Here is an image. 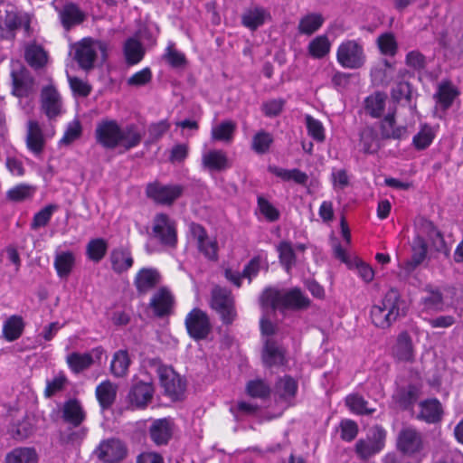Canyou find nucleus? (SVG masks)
Wrapping results in <instances>:
<instances>
[{"instance_id":"nucleus-1","label":"nucleus","mask_w":463,"mask_h":463,"mask_svg":"<svg viewBox=\"0 0 463 463\" xmlns=\"http://www.w3.org/2000/svg\"><path fill=\"white\" fill-rule=\"evenodd\" d=\"M406 302L395 288L389 289L370 310L372 323L382 329L389 328L399 317L406 316Z\"/></svg>"},{"instance_id":"nucleus-2","label":"nucleus","mask_w":463,"mask_h":463,"mask_svg":"<svg viewBox=\"0 0 463 463\" xmlns=\"http://www.w3.org/2000/svg\"><path fill=\"white\" fill-rule=\"evenodd\" d=\"M260 305L272 309L299 311L309 307L310 299L299 288L282 290L269 288L263 291Z\"/></svg>"},{"instance_id":"nucleus-3","label":"nucleus","mask_w":463,"mask_h":463,"mask_svg":"<svg viewBox=\"0 0 463 463\" xmlns=\"http://www.w3.org/2000/svg\"><path fill=\"white\" fill-rule=\"evenodd\" d=\"M74 59L80 68L89 71L95 66L99 52L102 60L107 58L108 44L102 41L84 38L73 45Z\"/></svg>"},{"instance_id":"nucleus-4","label":"nucleus","mask_w":463,"mask_h":463,"mask_svg":"<svg viewBox=\"0 0 463 463\" xmlns=\"http://www.w3.org/2000/svg\"><path fill=\"white\" fill-rule=\"evenodd\" d=\"M386 439L385 430L375 425L369 430L367 436L356 441L354 451L357 457L362 460H368L378 454L384 447Z\"/></svg>"},{"instance_id":"nucleus-5","label":"nucleus","mask_w":463,"mask_h":463,"mask_svg":"<svg viewBox=\"0 0 463 463\" xmlns=\"http://www.w3.org/2000/svg\"><path fill=\"white\" fill-rule=\"evenodd\" d=\"M157 374L165 395L172 401L181 400L186 388V383L171 366L159 364Z\"/></svg>"},{"instance_id":"nucleus-6","label":"nucleus","mask_w":463,"mask_h":463,"mask_svg":"<svg viewBox=\"0 0 463 463\" xmlns=\"http://www.w3.org/2000/svg\"><path fill=\"white\" fill-rule=\"evenodd\" d=\"M211 307L221 317L224 325H232L237 317L234 298L230 290L215 287L212 290Z\"/></svg>"},{"instance_id":"nucleus-7","label":"nucleus","mask_w":463,"mask_h":463,"mask_svg":"<svg viewBox=\"0 0 463 463\" xmlns=\"http://www.w3.org/2000/svg\"><path fill=\"white\" fill-rule=\"evenodd\" d=\"M336 60L342 67L355 70L364 66L366 56L362 44L354 40H347L338 46Z\"/></svg>"},{"instance_id":"nucleus-8","label":"nucleus","mask_w":463,"mask_h":463,"mask_svg":"<svg viewBox=\"0 0 463 463\" xmlns=\"http://www.w3.org/2000/svg\"><path fill=\"white\" fill-rule=\"evenodd\" d=\"M184 193L180 184H164L158 181L147 184L146 195L157 204L171 206Z\"/></svg>"},{"instance_id":"nucleus-9","label":"nucleus","mask_w":463,"mask_h":463,"mask_svg":"<svg viewBox=\"0 0 463 463\" xmlns=\"http://www.w3.org/2000/svg\"><path fill=\"white\" fill-rule=\"evenodd\" d=\"M185 328L191 338L204 340L212 332V324L208 315L200 308H193L184 320Z\"/></svg>"},{"instance_id":"nucleus-10","label":"nucleus","mask_w":463,"mask_h":463,"mask_svg":"<svg viewBox=\"0 0 463 463\" xmlns=\"http://www.w3.org/2000/svg\"><path fill=\"white\" fill-rule=\"evenodd\" d=\"M153 234L161 244L175 247L177 242L175 222L165 213H157L153 221Z\"/></svg>"},{"instance_id":"nucleus-11","label":"nucleus","mask_w":463,"mask_h":463,"mask_svg":"<svg viewBox=\"0 0 463 463\" xmlns=\"http://www.w3.org/2000/svg\"><path fill=\"white\" fill-rule=\"evenodd\" d=\"M120 125L115 119H102L95 128L96 142L106 149H115L118 146Z\"/></svg>"},{"instance_id":"nucleus-12","label":"nucleus","mask_w":463,"mask_h":463,"mask_svg":"<svg viewBox=\"0 0 463 463\" xmlns=\"http://www.w3.org/2000/svg\"><path fill=\"white\" fill-rule=\"evenodd\" d=\"M396 446L402 454L416 455L424 449L422 435L413 427H404L398 433Z\"/></svg>"},{"instance_id":"nucleus-13","label":"nucleus","mask_w":463,"mask_h":463,"mask_svg":"<svg viewBox=\"0 0 463 463\" xmlns=\"http://www.w3.org/2000/svg\"><path fill=\"white\" fill-rule=\"evenodd\" d=\"M95 453L105 463H118L126 458L128 449L121 440L109 439L102 441Z\"/></svg>"},{"instance_id":"nucleus-14","label":"nucleus","mask_w":463,"mask_h":463,"mask_svg":"<svg viewBox=\"0 0 463 463\" xmlns=\"http://www.w3.org/2000/svg\"><path fill=\"white\" fill-rule=\"evenodd\" d=\"M154 392L152 383L137 380L130 387L127 398L133 408L145 409L151 402Z\"/></svg>"},{"instance_id":"nucleus-15","label":"nucleus","mask_w":463,"mask_h":463,"mask_svg":"<svg viewBox=\"0 0 463 463\" xmlns=\"http://www.w3.org/2000/svg\"><path fill=\"white\" fill-rule=\"evenodd\" d=\"M12 93L18 98H26L35 92V80L24 68L12 71Z\"/></svg>"},{"instance_id":"nucleus-16","label":"nucleus","mask_w":463,"mask_h":463,"mask_svg":"<svg viewBox=\"0 0 463 463\" xmlns=\"http://www.w3.org/2000/svg\"><path fill=\"white\" fill-rule=\"evenodd\" d=\"M41 108L49 119L55 118L61 114V97L52 84L42 89Z\"/></svg>"},{"instance_id":"nucleus-17","label":"nucleus","mask_w":463,"mask_h":463,"mask_svg":"<svg viewBox=\"0 0 463 463\" xmlns=\"http://www.w3.org/2000/svg\"><path fill=\"white\" fill-rule=\"evenodd\" d=\"M62 421L71 428H79L85 421L87 413L77 399L64 402L60 410Z\"/></svg>"},{"instance_id":"nucleus-18","label":"nucleus","mask_w":463,"mask_h":463,"mask_svg":"<svg viewBox=\"0 0 463 463\" xmlns=\"http://www.w3.org/2000/svg\"><path fill=\"white\" fill-rule=\"evenodd\" d=\"M421 393V384L420 383H410L406 385H398L392 394L393 401L402 410H408L412 407Z\"/></svg>"},{"instance_id":"nucleus-19","label":"nucleus","mask_w":463,"mask_h":463,"mask_svg":"<svg viewBox=\"0 0 463 463\" xmlns=\"http://www.w3.org/2000/svg\"><path fill=\"white\" fill-rule=\"evenodd\" d=\"M174 304L175 298L171 292L165 288H161L152 296L149 307L156 317H164L173 312Z\"/></svg>"},{"instance_id":"nucleus-20","label":"nucleus","mask_w":463,"mask_h":463,"mask_svg":"<svg viewBox=\"0 0 463 463\" xmlns=\"http://www.w3.org/2000/svg\"><path fill=\"white\" fill-rule=\"evenodd\" d=\"M145 134V128L135 123L120 126L118 146L124 148L125 151L137 147L141 144Z\"/></svg>"},{"instance_id":"nucleus-21","label":"nucleus","mask_w":463,"mask_h":463,"mask_svg":"<svg viewBox=\"0 0 463 463\" xmlns=\"http://www.w3.org/2000/svg\"><path fill=\"white\" fill-rule=\"evenodd\" d=\"M173 433V424L166 418L155 420L149 427V436L156 446L166 445Z\"/></svg>"},{"instance_id":"nucleus-22","label":"nucleus","mask_w":463,"mask_h":463,"mask_svg":"<svg viewBox=\"0 0 463 463\" xmlns=\"http://www.w3.org/2000/svg\"><path fill=\"white\" fill-rule=\"evenodd\" d=\"M160 273L152 268H143L136 275L134 285L138 294H146L159 284Z\"/></svg>"},{"instance_id":"nucleus-23","label":"nucleus","mask_w":463,"mask_h":463,"mask_svg":"<svg viewBox=\"0 0 463 463\" xmlns=\"http://www.w3.org/2000/svg\"><path fill=\"white\" fill-rule=\"evenodd\" d=\"M380 135L382 139L400 140L407 137L408 130L405 126H397L395 114L388 113L380 122Z\"/></svg>"},{"instance_id":"nucleus-24","label":"nucleus","mask_w":463,"mask_h":463,"mask_svg":"<svg viewBox=\"0 0 463 463\" xmlns=\"http://www.w3.org/2000/svg\"><path fill=\"white\" fill-rule=\"evenodd\" d=\"M392 354L400 362L412 363L414 361V347L408 332L403 331L398 335Z\"/></svg>"},{"instance_id":"nucleus-25","label":"nucleus","mask_w":463,"mask_h":463,"mask_svg":"<svg viewBox=\"0 0 463 463\" xmlns=\"http://www.w3.org/2000/svg\"><path fill=\"white\" fill-rule=\"evenodd\" d=\"M420 411L418 415L420 420L432 424L439 422L443 416V408L440 402L436 399H427L420 403Z\"/></svg>"},{"instance_id":"nucleus-26","label":"nucleus","mask_w":463,"mask_h":463,"mask_svg":"<svg viewBox=\"0 0 463 463\" xmlns=\"http://www.w3.org/2000/svg\"><path fill=\"white\" fill-rule=\"evenodd\" d=\"M427 242L422 236H415L411 243V257L404 262V269L412 272L420 266L427 256Z\"/></svg>"},{"instance_id":"nucleus-27","label":"nucleus","mask_w":463,"mask_h":463,"mask_svg":"<svg viewBox=\"0 0 463 463\" xmlns=\"http://www.w3.org/2000/svg\"><path fill=\"white\" fill-rule=\"evenodd\" d=\"M44 137L43 130L36 120L27 122L26 146L30 151L39 155L44 148Z\"/></svg>"},{"instance_id":"nucleus-28","label":"nucleus","mask_w":463,"mask_h":463,"mask_svg":"<svg viewBox=\"0 0 463 463\" xmlns=\"http://www.w3.org/2000/svg\"><path fill=\"white\" fill-rule=\"evenodd\" d=\"M23 14L16 11H6L5 17L0 18L1 37L14 40L15 31L22 27Z\"/></svg>"},{"instance_id":"nucleus-29","label":"nucleus","mask_w":463,"mask_h":463,"mask_svg":"<svg viewBox=\"0 0 463 463\" xmlns=\"http://www.w3.org/2000/svg\"><path fill=\"white\" fill-rule=\"evenodd\" d=\"M24 60L32 68L38 70L46 65L48 54L41 44L33 42L24 47Z\"/></svg>"},{"instance_id":"nucleus-30","label":"nucleus","mask_w":463,"mask_h":463,"mask_svg":"<svg viewBox=\"0 0 463 463\" xmlns=\"http://www.w3.org/2000/svg\"><path fill=\"white\" fill-rule=\"evenodd\" d=\"M62 26L69 31L71 27L81 24L85 19L84 13L73 3H68L59 10Z\"/></svg>"},{"instance_id":"nucleus-31","label":"nucleus","mask_w":463,"mask_h":463,"mask_svg":"<svg viewBox=\"0 0 463 463\" xmlns=\"http://www.w3.org/2000/svg\"><path fill=\"white\" fill-rule=\"evenodd\" d=\"M271 19L269 12L263 7L248 9L241 16L242 24L250 30H256Z\"/></svg>"},{"instance_id":"nucleus-32","label":"nucleus","mask_w":463,"mask_h":463,"mask_svg":"<svg viewBox=\"0 0 463 463\" xmlns=\"http://www.w3.org/2000/svg\"><path fill=\"white\" fill-rule=\"evenodd\" d=\"M111 269L114 272L121 274L128 270L134 263L131 252L125 248L113 249L109 255Z\"/></svg>"},{"instance_id":"nucleus-33","label":"nucleus","mask_w":463,"mask_h":463,"mask_svg":"<svg viewBox=\"0 0 463 463\" xmlns=\"http://www.w3.org/2000/svg\"><path fill=\"white\" fill-rule=\"evenodd\" d=\"M118 387L110 381H104L96 388V396L103 410L109 409L115 402Z\"/></svg>"},{"instance_id":"nucleus-34","label":"nucleus","mask_w":463,"mask_h":463,"mask_svg":"<svg viewBox=\"0 0 463 463\" xmlns=\"http://www.w3.org/2000/svg\"><path fill=\"white\" fill-rule=\"evenodd\" d=\"M53 265L60 278H68L75 265L74 253L71 250L57 252Z\"/></svg>"},{"instance_id":"nucleus-35","label":"nucleus","mask_w":463,"mask_h":463,"mask_svg":"<svg viewBox=\"0 0 463 463\" xmlns=\"http://www.w3.org/2000/svg\"><path fill=\"white\" fill-rule=\"evenodd\" d=\"M359 143L365 154H374L380 149V139L373 127L366 126L359 132Z\"/></svg>"},{"instance_id":"nucleus-36","label":"nucleus","mask_w":463,"mask_h":463,"mask_svg":"<svg viewBox=\"0 0 463 463\" xmlns=\"http://www.w3.org/2000/svg\"><path fill=\"white\" fill-rule=\"evenodd\" d=\"M262 360L269 367L282 364L284 361V351L282 347L278 345L275 341L268 339L265 342Z\"/></svg>"},{"instance_id":"nucleus-37","label":"nucleus","mask_w":463,"mask_h":463,"mask_svg":"<svg viewBox=\"0 0 463 463\" xmlns=\"http://www.w3.org/2000/svg\"><path fill=\"white\" fill-rule=\"evenodd\" d=\"M268 171L283 181L292 180L298 184H306L308 180L307 175L298 168L288 170L277 165H269Z\"/></svg>"},{"instance_id":"nucleus-38","label":"nucleus","mask_w":463,"mask_h":463,"mask_svg":"<svg viewBox=\"0 0 463 463\" xmlns=\"http://www.w3.org/2000/svg\"><path fill=\"white\" fill-rule=\"evenodd\" d=\"M426 296L421 298L424 308L431 311H442L444 308L443 294L438 288L427 286L424 289Z\"/></svg>"},{"instance_id":"nucleus-39","label":"nucleus","mask_w":463,"mask_h":463,"mask_svg":"<svg viewBox=\"0 0 463 463\" xmlns=\"http://www.w3.org/2000/svg\"><path fill=\"white\" fill-rule=\"evenodd\" d=\"M298 391L297 382L290 376H284L280 378L275 385V394L280 400L289 402L292 400Z\"/></svg>"},{"instance_id":"nucleus-40","label":"nucleus","mask_w":463,"mask_h":463,"mask_svg":"<svg viewBox=\"0 0 463 463\" xmlns=\"http://www.w3.org/2000/svg\"><path fill=\"white\" fill-rule=\"evenodd\" d=\"M66 362L69 368L74 373H80L89 369L93 364V358L91 354L87 353L73 352L67 355Z\"/></svg>"},{"instance_id":"nucleus-41","label":"nucleus","mask_w":463,"mask_h":463,"mask_svg":"<svg viewBox=\"0 0 463 463\" xmlns=\"http://www.w3.org/2000/svg\"><path fill=\"white\" fill-rule=\"evenodd\" d=\"M386 95L375 92L364 100V109L372 118H378L382 116L385 107Z\"/></svg>"},{"instance_id":"nucleus-42","label":"nucleus","mask_w":463,"mask_h":463,"mask_svg":"<svg viewBox=\"0 0 463 463\" xmlns=\"http://www.w3.org/2000/svg\"><path fill=\"white\" fill-rule=\"evenodd\" d=\"M38 456L34 449L17 448L5 457V463H37Z\"/></svg>"},{"instance_id":"nucleus-43","label":"nucleus","mask_w":463,"mask_h":463,"mask_svg":"<svg viewBox=\"0 0 463 463\" xmlns=\"http://www.w3.org/2000/svg\"><path fill=\"white\" fill-rule=\"evenodd\" d=\"M203 165L214 171H221L228 167V159L222 150H212L203 156Z\"/></svg>"},{"instance_id":"nucleus-44","label":"nucleus","mask_w":463,"mask_h":463,"mask_svg":"<svg viewBox=\"0 0 463 463\" xmlns=\"http://www.w3.org/2000/svg\"><path fill=\"white\" fill-rule=\"evenodd\" d=\"M277 251L279 252L280 264L283 266L285 270L289 273L297 261V257L291 242L286 241L279 242L277 246Z\"/></svg>"},{"instance_id":"nucleus-45","label":"nucleus","mask_w":463,"mask_h":463,"mask_svg":"<svg viewBox=\"0 0 463 463\" xmlns=\"http://www.w3.org/2000/svg\"><path fill=\"white\" fill-rule=\"evenodd\" d=\"M124 53L127 63L129 65H134L138 63L143 59L145 51L142 43L138 40L135 38H129L125 43Z\"/></svg>"},{"instance_id":"nucleus-46","label":"nucleus","mask_w":463,"mask_h":463,"mask_svg":"<svg viewBox=\"0 0 463 463\" xmlns=\"http://www.w3.org/2000/svg\"><path fill=\"white\" fill-rule=\"evenodd\" d=\"M130 359L127 350L117 351L110 364V372L115 377H123L127 374Z\"/></svg>"},{"instance_id":"nucleus-47","label":"nucleus","mask_w":463,"mask_h":463,"mask_svg":"<svg viewBox=\"0 0 463 463\" xmlns=\"http://www.w3.org/2000/svg\"><path fill=\"white\" fill-rule=\"evenodd\" d=\"M235 130V122L232 120L222 121L212 128V139L229 143L232 140Z\"/></svg>"},{"instance_id":"nucleus-48","label":"nucleus","mask_w":463,"mask_h":463,"mask_svg":"<svg viewBox=\"0 0 463 463\" xmlns=\"http://www.w3.org/2000/svg\"><path fill=\"white\" fill-rule=\"evenodd\" d=\"M323 23L324 18L320 14L311 13L300 19L298 29L301 34L311 35L322 26Z\"/></svg>"},{"instance_id":"nucleus-49","label":"nucleus","mask_w":463,"mask_h":463,"mask_svg":"<svg viewBox=\"0 0 463 463\" xmlns=\"http://www.w3.org/2000/svg\"><path fill=\"white\" fill-rule=\"evenodd\" d=\"M24 327L23 318L19 316H12L4 324V336L10 342L14 341L21 336Z\"/></svg>"},{"instance_id":"nucleus-50","label":"nucleus","mask_w":463,"mask_h":463,"mask_svg":"<svg viewBox=\"0 0 463 463\" xmlns=\"http://www.w3.org/2000/svg\"><path fill=\"white\" fill-rule=\"evenodd\" d=\"M107 250L108 243L102 238L92 239L86 246V254L94 262H99L105 257Z\"/></svg>"},{"instance_id":"nucleus-51","label":"nucleus","mask_w":463,"mask_h":463,"mask_svg":"<svg viewBox=\"0 0 463 463\" xmlns=\"http://www.w3.org/2000/svg\"><path fill=\"white\" fill-rule=\"evenodd\" d=\"M331 43L326 35H319L308 43V53L316 59L324 58L330 52Z\"/></svg>"},{"instance_id":"nucleus-52","label":"nucleus","mask_w":463,"mask_h":463,"mask_svg":"<svg viewBox=\"0 0 463 463\" xmlns=\"http://www.w3.org/2000/svg\"><path fill=\"white\" fill-rule=\"evenodd\" d=\"M35 430L34 419L26 416L11 429L12 436L17 440H23L30 437Z\"/></svg>"},{"instance_id":"nucleus-53","label":"nucleus","mask_w":463,"mask_h":463,"mask_svg":"<svg viewBox=\"0 0 463 463\" xmlns=\"http://www.w3.org/2000/svg\"><path fill=\"white\" fill-rule=\"evenodd\" d=\"M345 402L349 409L356 414L371 415L375 411V409L369 408L368 402L358 394L349 395L346 398Z\"/></svg>"},{"instance_id":"nucleus-54","label":"nucleus","mask_w":463,"mask_h":463,"mask_svg":"<svg viewBox=\"0 0 463 463\" xmlns=\"http://www.w3.org/2000/svg\"><path fill=\"white\" fill-rule=\"evenodd\" d=\"M273 137L264 130L257 132L252 137L251 148L257 154H265L273 143Z\"/></svg>"},{"instance_id":"nucleus-55","label":"nucleus","mask_w":463,"mask_h":463,"mask_svg":"<svg viewBox=\"0 0 463 463\" xmlns=\"http://www.w3.org/2000/svg\"><path fill=\"white\" fill-rule=\"evenodd\" d=\"M58 209V206L56 204H48L44 206L42 210H40L38 213H36L33 218L31 228L33 230H37L40 227L46 226L52 216V213Z\"/></svg>"},{"instance_id":"nucleus-56","label":"nucleus","mask_w":463,"mask_h":463,"mask_svg":"<svg viewBox=\"0 0 463 463\" xmlns=\"http://www.w3.org/2000/svg\"><path fill=\"white\" fill-rule=\"evenodd\" d=\"M457 90L449 83L441 84L439 87V90L436 94L439 103L443 107L444 109H449L455 98L458 96Z\"/></svg>"},{"instance_id":"nucleus-57","label":"nucleus","mask_w":463,"mask_h":463,"mask_svg":"<svg viewBox=\"0 0 463 463\" xmlns=\"http://www.w3.org/2000/svg\"><path fill=\"white\" fill-rule=\"evenodd\" d=\"M75 429L76 430H72L71 427L69 426L68 430L61 434L60 439L62 444H80L85 439L88 429L81 426Z\"/></svg>"},{"instance_id":"nucleus-58","label":"nucleus","mask_w":463,"mask_h":463,"mask_svg":"<svg viewBox=\"0 0 463 463\" xmlns=\"http://www.w3.org/2000/svg\"><path fill=\"white\" fill-rule=\"evenodd\" d=\"M377 45L384 55L394 56L398 50V44L392 33H386L377 38Z\"/></svg>"},{"instance_id":"nucleus-59","label":"nucleus","mask_w":463,"mask_h":463,"mask_svg":"<svg viewBox=\"0 0 463 463\" xmlns=\"http://www.w3.org/2000/svg\"><path fill=\"white\" fill-rule=\"evenodd\" d=\"M82 134V127L78 119H74L67 125L63 137L60 140L61 146H69L79 139Z\"/></svg>"},{"instance_id":"nucleus-60","label":"nucleus","mask_w":463,"mask_h":463,"mask_svg":"<svg viewBox=\"0 0 463 463\" xmlns=\"http://www.w3.org/2000/svg\"><path fill=\"white\" fill-rule=\"evenodd\" d=\"M34 189L33 186L25 184H20L11 188L6 193V197L12 202H22L31 198L33 194Z\"/></svg>"},{"instance_id":"nucleus-61","label":"nucleus","mask_w":463,"mask_h":463,"mask_svg":"<svg viewBox=\"0 0 463 463\" xmlns=\"http://www.w3.org/2000/svg\"><path fill=\"white\" fill-rule=\"evenodd\" d=\"M308 135L317 142H324L326 139L323 124L310 115L305 118Z\"/></svg>"},{"instance_id":"nucleus-62","label":"nucleus","mask_w":463,"mask_h":463,"mask_svg":"<svg viewBox=\"0 0 463 463\" xmlns=\"http://www.w3.org/2000/svg\"><path fill=\"white\" fill-rule=\"evenodd\" d=\"M404 62L410 69L420 72L426 69L427 58L420 51L413 50L406 54Z\"/></svg>"},{"instance_id":"nucleus-63","label":"nucleus","mask_w":463,"mask_h":463,"mask_svg":"<svg viewBox=\"0 0 463 463\" xmlns=\"http://www.w3.org/2000/svg\"><path fill=\"white\" fill-rule=\"evenodd\" d=\"M257 203L260 213L267 221L273 222L279 219V211L263 196H258Z\"/></svg>"},{"instance_id":"nucleus-64","label":"nucleus","mask_w":463,"mask_h":463,"mask_svg":"<svg viewBox=\"0 0 463 463\" xmlns=\"http://www.w3.org/2000/svg\"><path fill=\"white\" fill-rule=\"evenodd\" d=\"M391 96L393 100L400 102L405 99L408 104H411L412 96V87L411 83L407 81H401L397 83L391 91Z\"/></svg>"}]
</instances>
